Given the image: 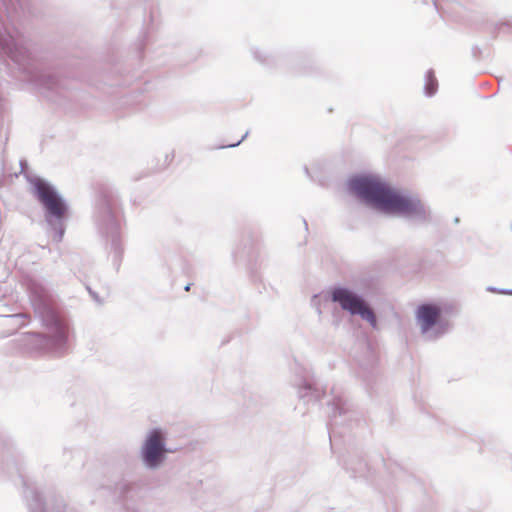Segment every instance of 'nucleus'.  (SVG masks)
Masks as SVG:
<instances>
[{
    "instance_id": "nucleus-1",
    "label": "nucleus",
    "mask_w": 512,
    "mask_h": 512,
    "mask_svg": "<svg viewBox=\"0 0 512 512\" xmlns=\"http://www.w3.org/2000/svg\"><path fill=\"white\" fill-rule=\"evenodd\" d=\"M350 187L367 204L384 213L411 215L422 209L418 199L402 194L377 176L355 177Z\"/></svg>"
},
{
    "instance_id": "nucleus-2",
    "label": "nucleus",
    "mask_w": 512,
    "mask_h": 512,
    "mask_svg": "<svg viewBox=\"0 0 512 512\" xmlns=\"http://www.w3.org/2000/svg\"><path fill=\"white\" fill-rule=\"evenodd\" d=\"M332 300L339 303L342 309L349 311L353 315L358 314L373 327L376 326V317L373 311L352 291L346 288H335L332 291Z\"/></svg>"
},
{
    "instance_id": "nucleus-3",
    "label": "nucleus",
    "mask_w": 512,
    "mask_h": 512,
    "mask_svg": "<svg viewBox=\"0 0 512 512\" xmlns=\"http://www.w3.org/2000/svg\"><path fill=\"white\" fill-rule=\"evenodd\" d=\"M34 187L38 200L42 203L49 215L61 219L64 217L66 207L56 191L46 182L36 180Z\"/></svg>"
},
{
    "instance_id": "nucleus-4",
    "label": "nucleus",
    "mask_w": 512,
    "mask_h": 512,
    "mask_svg": "<svg viewBox=\"0 0 512 512\" xmlns=\"http://www.w3.org/2000/svg\"><path fill=\"white\" fill-rule=\"evenodd\" d=\"M164 449V439L161 431L153 430L148 436L143 447V458L149 467H156L162 461Z\"/></svg>"
},
{
    "instance_id": "nucleus-5",
    "label": "nucleus",
    "mask_w": 512,
    "mask_h": 512,
    "mask_svg": "<svg viewBox=\"0 0 512 512\" xmlns=\"http://www.w3.org/2000/svg\"><path fill=\"white\" fill-rule=\"evenodd\" d=\"M441 310L437 305L423 304L418 307L416 317L420 323L422 332L430 330L439 320Z\"/></svg>"
},
{
    "instance_id": "nucleus-6",
    "label": "nucleus",
    "mask_w": 512,
    "mask_h": 512,
    "mask_svg": "<svg viewBox=\"0 0 512 512\" xmlns=\"http://www.w3.org/2000/svg\"><path fill=\"white\" fill-rule=\"evenodd\" d=\"M45 322L50 327V333L53 337L60 339L66 336L67 324L55 311L47 310Z\"/></svg>"
},
{
    "instance_id": "nucleus-7",
    "label": "nucleus",
    "mask_w": 512,
    "mask_h": 512,
    "mask_svg": "<svg viewBox=\"0 0 512 512\" xmlns=\"http://www.w3.org/2000/svg\"><path fill=\"white\" fill-rule=\"evenodd\" d=\"M428 95H432L435 91L434 83L433 81H430V83L427 85Z\"/></svg>"
},
{
    "instance_id": "nucleus-8",
    "label": "nucleus",
    "mask_w": 512,
    "mask_h": 512,
    "mask_svg": "<svg viewBox=\"0 0 512 512\" xmlns=\"http://www.w3.org/2000/svg\"><path fill=\"white\" fill-rule=\"evenodd\" d=\"M18 317H19L18 315L8 316V317H6V321H8V322H14V321H16V319H17Z\"/></svg>"
},
{
    "instance_id": "nucleus-9",
    "label": "nucleus",
    "mask_w": 512,
    "mask_h": 512,
    "mask_svg": "<svg viewBox=\"0 0 512 512\" xmlns=\"http://www.w3.org/2000/svg\"><path fill=\"white\" fill-rule=\"evenodd\" d=\"M185 290H186V291H189V290H190V285H187V286L185 287Z\"/></svg>"
}]
</instances>
